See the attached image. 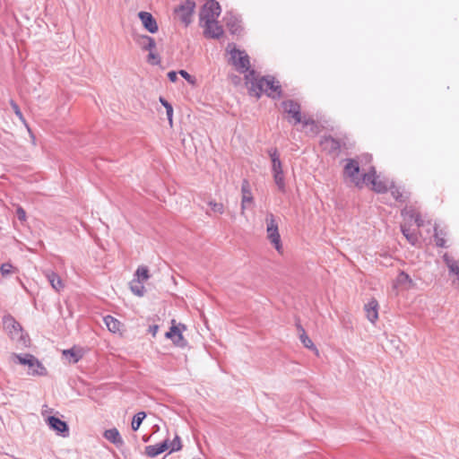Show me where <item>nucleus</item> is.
Wrapping results in <instances>:
<instances>
[{"label":"nucleus","mask_w":459,"mask_h":459,"mask_svg":"<svg viewBox=\"0 0 459 459\" xmlns=\"http://www.w3.org/2000/svg\"><path fill=\"white\" fill-rule=\"evenodd\" d=\"M246 84L248 87L250 94L259 98L262 93L269 96H274L279 93L280 86L273 78L259 77L251 71L246 75Z\"/></svg>","instance_id":"nucleus-1"},{"label":"nucleus","mask_w":459,"mask_h":459,"mask_svg":"<svg viewBox=\"0 0 459 459\" xmlns=\"http://www.w3.org/2000/svg\"><path fill=\"white\" fill-rule=\"evenodd\" d=\"M402 215L403 217V234L411 244L415 245L419 239L418 229L424 225V219L420 212L411 207L405 208Z\"/></svg>","instance_id":"nucleus-2"},{"label":"nucleus","mask_w":459,"mask_h":459,"mask_svg":"<svg viewBox=\"0 0 459 459\" xmlns=\"http://www.w3.org/2000/svg\"><path fill=\"white\" fill-rule=\"evenodd\" d=\"M343 178L358 188L364 187V173L360 172L359 163L355 159H347L343 168Z\"/></svg>","instance_id":"nucleus-3"},{"label":"nucleus","mask_w":459,"mask_h":459,"mask_svg":"<svg viewBox=\"0 0 459 459\" xmlns=\"http://www.w3.org/2000/svg\"><path fill=\"white\" fill-rule=\"evenodd\" d=\"M13 358L22 365L28 366V374L30 376H47L48 370L42 363L32 354H13Z\"/></svg>","instance_id":"nucleus-4"},{"label":"nucleus","mask_w":459,"mask_h":459,"mask_svg":"<svg viewBox=\"0 0 459 459\" xmlns=\"http://www.w3.org/2000/svg\"><path fill=\"white\" fill-rule=\"evenodd\" d=\"M266 236L271 244L274 247L279 254L283 253V247L281 240V235L279 232V224L273 213L266 216Z\"/></svg>","instance_id":"nucleus-5"},{"label":"nucleus","mask_w":459,"mask_h":459,"mask_svg":"<svg viewBox=\"0 0 459 459\" xmlns=\"http://www.w3.org/2000/svg\"><path fill=\"white\" fill-rule=\"evenodd\" d=\"M370 186V188L377 193H385L389 189L388 180L377 175L373 167L364 173V186Z\"/></svg>","instance_id":"nucleus-6"},{"label":"nucleus","mask_w":459,"mask_h":459,"mask_svg":"<svg viewBox=\"0 0 459 459\" xmlns=\"http://www.w3.org/2000/svg\"><path fill=\"white\" fill-rule=\"evenodd\" d=\"M269 154L272 161V172L274 183L276 184L279 191H281V193H285V177L282 169V163L280 160L279 153L276 150H273L271 151Z\"/></svg>","instance_id":"nucleus-7"},{"label":"nucleus","mask_w":459,"mask_h":459,"mask_svg":"<svg viewBox=\"0 0 459 459\" xmlns=\"http://www.w3.org/2000/svg\"><path fill=\"white\" fill-rule=\"evenodd\" d=\"M282 108L284 112L291 116L295 124L302 123L304 126L316 127L315 121L310 117L301 116L300 106L293 100L283 101Z\"/></svg>","instance_id":"nucleus-8"},{"label":"nucleus","mask_w":459,"mask_h":459,"mask_svg":"<svg viewBox=\"0 0 459 459\" xmlns=\"http://www.w3.org/2000/svg\"><path fill=\"white\" fill-rule=\"evenodd\" d=\"M4 327L11 339L27 346L30 340L27 335L23 334L21 325L14 320L12 316H5L4 318Z\"/></svg>","instance_id":"nucleus-9"},{"label":"nucleus","mask_w":459,"mask_h":459,"mask_svg":"<svg viewBox=\"0 0 459 459\" xmlns=\"http://www.w3.org/2000/svg\"><path fill=\"white\" fill-rule=\"evenodd\" d=\"M230 60L234 67L240 73H246L249 70V56L245 51L233 48L230 50Z\"/></svg>","instance_id":"nucleus-10"},{"label":"nucleus","mask_w":459,"mask_h":459,"mask_svg":"<svg viewBox=\"0 0 459 459\" xmlns=\"http://www.w3.org/2000/svg\"><path fill=\"white\" fill-rule=\"evenodd\" d=\"M195 4L193 1L186 0L178 7L175 9V14L186 25L191 22V17L194 13Z\"/></svg>","instance_id":"nucleus-11"},{"label":"nucleus","mask_w":459,"mask_h":459,"mask_svg":"<svg viewBox=\"0 0 459 459\" xmlns=\"http://www.w3.org/2000/svg\"><path fill=\"white\" fill-rule=\"evenodd\" d=\"M184 330H186V326L184 325H176L175 320H172V326L169 331L166 333L165 336L172 340L175 345L184 347L186 344V341L182 334Z\"/></svg>","instance_id":"nucleus-12"},{"label":"nucleus","mask_w":459,"mask_h":459,"mask_svg":"<svg viewBox=\"0 0 459 459\" xmlns=\"http://www.w3.org/2000/svg\"><path fill=\"white\" fill-rule=\"evenodd\" d=\"M221 12L218 2H207L201 12V20H217Z\"/></svg>","instance_id":"nucleus-13"},{"label":"nucleus","mask_w":459,"mask_h":459,"mask_svg":"<svg viewBox=\"0 0 459 459\" xmlns=\"http://www.w3.org/2000/svg\"><path fill=\"white\" fill-rule=\"evenodd\" d=\"M254 204V196L251 190V186L248 180L245 179L241 184V213Z\"/></svg>","instance_id":"nucleus-14"},{"label":"nucleus","mask_w":459,"mask_h":459,"mask_svg":"<svg viewBox=\"0 0 459 459\" xmlns=\"http://www.w3.org/2000/svg\"><path fill=\"white\" fill-rule=\"evenodd\" d=\"M138 17L141 20L144 29L150 33H156L158 31V23L151 13L140 12L138 13Z\"/></svg>","instance_id":"nucleus-15"},{"label":"nucleus","mask_w":459,"mask_h":459,"mask_svg":"<svg viewBox=\"0 0 459 459\" xmlns=\"http://www.w3.org/2000/svg\"><path fill=\"white\" fill-rule=\"evenodd\" d=\"M204 22V33L211 38H219L223 33L222 27L217 20H202Z\"/></svg>","instance_id":"nucleus-16"},{"label":"nucleus","mask_w":459,"mask_h":459,"mask_svg":"<svg viewBox=\"0 0 459 459\" xmlns=\"http://www.w3.org/2000/svg\"><path fill=\"white\" fill-rule=\"evenodd\" d=\"M434 238L436 245L440 247H446L447 244L448 231L446 226H441L440 224H436L434 227Z\"/></svg>","instance_id":"nucleus-17"},{"label":"nucleus","mask_w":459,"mask_h":459,"mask_svg":"<svg viewBox=\"0 0 459 459\" xmlns=\"http://www.w3.org/2000/svg\"><path fill=\"white\" fill-rule=\"evenodd\" d=\"M378 308L379 305L377 299H371L364 307L367 318L371 322L375 323L378 319Z\"/></svg>","instance_id":"nucleus-18"},{"label":"nucleus","mask_w":459,"mask_h":459,"mask_svg":"<svg viewBox=\"0 0 459 459\" xmlns=\"http://www.w3.org/2000/svg\"><path fill=\"white\" fill-rule=\"evenodd\" d=\"M321 146L324 151L327 152L330 154H337L339 153L341 149L340 143L331 136L325 137L321 141Z\"/></svg>","instance_id":"nucleus-19"},{"label":"nucleus","mask_w":459,"mask_h":459,"mask_svg":"<svg viewBox=\"0 0 459 459\" xmlns=\"http://www.w3.org/2000/svg\"><path fill=\"white\" fill-rule=\"evenodd\" d=\"M63 356L68 363H77L83 356V350L78 347L64 350Z\"/></svg>","instance_id":"nucleus-20"},{"label":"nucleus","mask_w":459,"mask_h":459,"mask_svg":"<svg viewBox=\"0 0 459 459\" xmlns=\"http://www.w3.org/2000/svg\"><path fill=\"white\" fill-rule=\"evenodd\" d=\"M135 41L143 50L152 51L156 48L155 40L147 35L137 36Z\"/></svg>","instance_id":"nucleus-21"},{"label":"nucleus","mask_w":459,"mask_h":459,"mask_svg":"<svg viewBox=\"0 0 459 459\" xmlns=\"http://www.w3.org/2000/svg\"><path fill=\"white\" fill-rule=\"evenodd\" d=\"M48 423L49 427L56 430L57 433L64 434L68 432V426L67 424L61 420L60 419L50 416L48 418Z\"/></svg>","instance_id":"nucleus-22"},{"label":"nucleus","mask_w":459,"mask_h":459,"mask_svg":"<svg viewBox=\"0 0 459 459\" xmlns=\"http://www.w3.org/2000/svg\"><path fill=\"white\" fill-rule=\"evenodd\" d=\"M394 286H400L404 290H410L413 288L414 282L407 273L401 272L396 277Z\"/></svg>","instance_id":"nucleus-23"},{"label":"nucleus","mask_w":459,"mask_h":459,"mask_svg":"<svg viewBox=\"0 0 459 459\" xmlns=\"http://www.w3.org/2000/svg\"><path fill=\"white\" fill-rule=\"evenodd\" d=\"M168 450V440H164L160 444L148 446L145 447L147 455L153 457Z\"/></svg>","instance_id":"nucleus-24"},{"label":"nucleus","mask_w":459,"mask_h":459,"mask_svg":"<svg viewBox=\"0 0 459 459\" xmlns=\"http://www.w3.org/2000/svg\"><path fill=\"white\" fill-rule=\"evenodd\" d=\"M104 437L117 446H121L124 444L120 433L116 428L107 429L104 432Z\"/></svg>","instance_id":"nucleus-25"},{"label":"nucleus","mask_w":459,"mask_h":459,"mask_svg":"<svg viewBox=\"0 0 459 459\" xmlns=\"http://www.w3.org/2000/svg\"><path fill=\"white\" fill-rule=\"evenodd\" d=\"M144 283L145 282L139 281L138 279L133 278L129 282V288L135 296L143 297L146 292Z\"/></svg>","instance_id":"nucleus-26"},{"label":"nucleus","mask_w":459,"mask_h":459,"mask_svg":"<svg viewBox=\"0 0 459 459\" xmlns=\"http://www.w3.org/2000/svg\"><path fill=\"white\" fill-rule=\"evenodd\" d=\"M46 275L54 290L60 291L65 288V284L59 275L53 272L48 273Z\"/></svg>","instance_id":"nucleus-27"},{"label":"nucleus","mask_w":459,"mask_h":459,"mask_svg":"<svg viewBox=\"0 0 459 459\" xmlns=\"http://www.w3.org/2000/svg\"><path fill=\"white\" fill-rule=\"evenodd\" d=\"M104 322L110 332L114 333L121 332L122 324L117 318L107 316L104 317Z\"/></svg>","instance_id":"nucleus-28"},{"label":"nucleus","mask_w":459,"mask_h":459,"mask_svg":"<svg viewBox=\"0 0 459 459\" xmlns=\"http://www.w3.org/2000/svg\"><path fill=\"white\" fill-rule=\"evenodd\" d=\"M151 277L150 271L147 266L140 265L137 267L134 278L138 279L143 282H146Z\"/></svg>","instance_id":"nucleus-29"},{"label":"nucleus","mask_w":459,"mask_h":459,"mask_svg":"<svg viewBox=\"0 0 459 459\" xmlns=\"http://www.w3.org/2000/svg\"><path fill=\"white\" fill-rule=\"evenodd\" d=\"M445 262L448 266L451 273L456 274L459 280V260H455L450 257L448 255H444Z\"/></svg>","instance_id":"nucleus-30"},{"label":"nucleus","mask_w":459,"mask_h":459,"mask_svg":"<svg viewBox=\"0 0 459 459\" xmlns=\"http://www.w3.org/2000/svg\"><path fill=\"white\" fill-rule=\"evenodd\" d=\"M145 417H146V414L143 411H140L134 416L132 423H131L132 429L134 431H136L139 429V428H140L143 420L145 419Z\"/></svg>","instance_id":"nucleus-31"},{"label":"nucleus","mask_w":459,"mask_h":459,"mask_svg":"<svg viewBox=\"0 0 459 459\" xmlns=\"http://www.w3.org/2000/svg\"><path fill=\"white\" fill-rule=\"evenodd\" d=\"M299 338H300L301 342L303 343V345L306 348L313 350V351H316V352H318V351L316 350V348L314 345L313 342L310 340V338L306 333L305 330L302 329V328H301V333L299 335Z\"/></svg>","instance_id":"nucleus-32"},{"label":"nucleus","mask_w":459,"mask_h":459,"mask_svg":"<svg viewBox=\"0 0 459 459\" xmlns=\"http://www.w3.org/2000/svg\"><path fill=\"white\" fill-rule=\"evenodd\" d=\"M160 102L166 108L168 120L169 122L170 126L173 125V108L172 106L162 97L160 98Z\"/></svg>","instance_id":"nucleus-33"},{"label":"nucleus","mask_w":459,"mask_h":459,"mask_svg":"<svg viewBox=\"0 0 459 459\" xmlns=\"http://www.w3.org/2000/svg\"><path fill=\"white\" fill-rule=\"evenodd\" d=\"M208 205L214 213L223 214L225 212V206L222 203L212 200L208 203Z\"/></svg>","instance_id":"nucleus-34"},{"label":"nucleus","mask_w":459,"mask_h":459,"mask_svg":"<svg viewBox=\"0 0 459 459\" xmlns=\"http://www.w3.org/2000/svg\"><path fill=\"white\" fill-rule=\"evenodd\" d=\"M168 440V450L169 452L178 451L181 449V441L179 437L176 436L172 441Z\"/></svg>","instance_id":"nucleus-35"},{"label":"nucleus","mask_w":459,"mask_h":459,"mask_svg":"<svg viewBox=\"0 0 459 459\" xmlns=\"http://www.w3.org/2000/svg\"><path fill=\"white\" fill-rule=\"evenodd\" d=\"M147 61L152 65H158L160 63L159 56L154 52V50L149 51Z\"/></svg>","instance_id":"nucleus-36"},{"label":"nucleus","mask_w":459,"mask_h":459,"mask_svg":"<svg viewBox=\"0 0 459 459\" xmlns=\"http://www.w3.org/2000/svg\"><path fill=\"white\" fill-rule=\"evenodd\" d=\"M179 74L186 79L190 84L195 85V79L190 75L186 71L180 70Z\"/></svg>","instance_id":"nucleus-37"},{"label":"nucleus","mask_w":459,"mask_h":459,"mask_svg":"<svg viewBox=\"0 0 459 459\" xmlns=\"http://www.w3.org/2000/svg\"><path fill=\"white\" fill-rule=\"evenodd\" d=\"M11 106L15 113V115L22 120V121H24V117H23V115L19 108V106L13 102V101H11Z\"/></svg>","instance_id":"nucleus-38"},{"label":"nucleus","mask_w":459,"mask_h":459,"mask_svg":"<svg viewBox=\"0 0 459 459\" xmlns=\"http://www.w3.org/2000/svg\"><path fill=\"white\" fill-rule=\"evenodd\" d=\"M13 266L10 264H4L1 266V273L3 275L11 273Z\"/></svg>","instance_id":"nucleus-39"},{"label":"nucleus","mask_w":459,"mask_h":459,"mask_svg":"<svg viewBox=\"0 0 459 459\" xmlns=\"http://www.w3.org/2000/svg\"><path fill=\"white\" fill-rule=\"evenodd\" d=\"M18 219L22 221H26V212L22 207H18L16 210Z\"/></svg>","instance_id":"nucleus-40"},{"label":"nucleus","mask_w":459,"mask_h":459,"mask_svg":"<svg viewBox=\"0 0 459 459\" xmlns=\"http://www.w3.org/2000/svg\"><path fill=\"white\" fill-rule=\"evenodd\" d=\"M168 77H169V81L172 82H175L178 79L177 73L174 71L169 72Z\"/></svg>","instance_id":"nucleus-41"},{"label":"nucleus","mask_w":459,"mask_h":459,"mask_svg":"<svg viewBox=\"0 0 459 459\" xmlns=\"http://www.w3.org/2000/svg\"><path fill=\"white\" fill-rule=\"evenodd\" d=\"M158 330H159V326L158 325H152L150 326L149 328V332L152 333V335L153 337L156 336L157 333H158Z\"/></svg>","instance_id":"nucleus-42"},{"label":"nucleus","mask_w":459,"mask_h":459,"mask_svg":"<svg viewBox=\"0 0 459 459\" xmlns=\"http://www.w3.org/2000/svg\"><path fill=\"white\" fill-rule=\"evenodd\" d=\"M392 195L395 199H399L403 196V195L400 193L398 189L392 190Z\"/></svg>","instance_id":"nucleus-43"}]
</instances>
